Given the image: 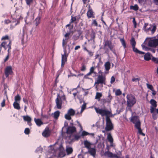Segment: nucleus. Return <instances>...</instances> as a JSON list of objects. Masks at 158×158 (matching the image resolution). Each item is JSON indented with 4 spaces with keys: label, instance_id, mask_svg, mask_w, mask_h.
<instances>
[{
    "label": "nucleus",
    "instance_id": "9",
    "mask_svg": "<svg viewBox=\"0 0 158 158\" xmlns=\"http://www.w3.org/2000/svg\"><path fill=\"white\" fill-rule=\"evenodd\" d=\"M64 55H62V60H61V66L62 67L63 66L65 62L67 61V55H66L67 51L66 49L64 48Z\"/></svg>",
    "mask_w": 158,
    "mask_h": 158
},
{
    "label": "nucleus",
    "instance_id": "44",
    "mask_svg": "<svg viewBox=\"0 0 158 158\" xmlns=\"http://www.w3.org/2000/svg\"><path fill=\"white\" fill-rule=\"evenodd\" d=\"M40 17H38L37 18H36L35 19V21L36 22V26H37L40 23Z\"/></svg>",
    "mask_w": 158,
    "mask_h": 158
},
{
    "label": "nucleus",
    "instance_id": "21",
    "mask_svg": "<svg viewBox=\"0 0 158 158\" xmlns=\"http://www.w3.org/2000/svg\"><path fill=\"white\" fill-rule=\"evenodd\" d=\"M66 151L68 155L71 154L73 151V148L69 147H67L66 149Z\"/></svg>",
    "mask_w": 158,
    "mask_h": 158
},
{
    "label": "nucleus",
    "instance_id": "15",
    "mask_svg": "<svg viewBox=\"0 0 158 158\" xmlns=\"http://www.w3.org/2000/svg\"><path fill=\"white\" fill-rule=\"evenodd\" d=\"M144 58L146 61H149L150 60L152 57H153L152 55L149 53L148 52L145 54L144 53Z\"/></svg>",
    "mask_w": 158,
    "mask_h": 158
},
{
    "label": "nucleus",
    "instance_id": "62",
    "mask_svg": "<svg viewBox=\"0 0 158 158\" xmlns=\"http://www.w3.org/2000/svg\"><path fill=\"white\" fill-rule=\"evenodd\" d=\"M88 52L90 56H92L93 55V53L92 52L89 51V52Z\"/></svg>",
    "mask_w": 158,
    "mask_h": 158
},
{
    "label": "nucleus",
    "instance_id": "32",
    "mask_svg": "<svg viewBox=\"0 0 158 158\" xmlns=\"http://www.w3.org/2000/svg\"><path fill=\"white\" fill-rule=\"evenodd\" d=\"M138 6L137 5H135L134 6H131L130 9L137 10L138 9Z\"/></svg>",
    "mask_w": 158,
    "mask_h": 158
},
{
    "label": "nucleus",
    "instance_id": "59",
    "mask_svg": "<svg viewBox=\"0 0 158 158\" xmlns=\"http://www.w3.org/2000/svg\"><path fill=\"white\" fill-rule=\"evenodd\" d=\"M9 55L8 54L7 56L6 57V58L4 59V62H6L9 59Z\"/></svg>",
    "mask_w": 158,
    "mask_h": 158
},
{
    "label": "nucleus",
    "instance_id": "55",
    "mask_svg": "<svg viewBox=\"0 0 158 158\" xmlns=\"http://www.w3.org/2000/svg\"><path fill=\"white\" fill-rule=\"evenodd\" d=\"M5 99H3L2 102L1 103V106L2 107H4L5 106Z\"/></svg>",
    "mask_w": 158,
    "mask_h": 158
},
{
    "label": "nucleus",
    "instance_id": "1",
    "mask_svg": "<svg viewBox=\"0 0 158 158\" xmlns=\"http://www.w3.org/2000/svg\"><path fill=\"white\" fill-rule=\"evenodd\" d=\"M95 110L96 112L102 116H106V127L105 129L106 131H108L112 130L113 129V126L110 117H112L113 115L111 111L106 109H101L99 108L95 107Z\"/></svg>",
    "mask_w": 158,
    "mask_h": 158
},
{
    "label": "nucleus",
    "instance_id": "2",
    "mask_svg": "<svg viewBox=\"0 0 158 158\" xmlns=\"http://www.w3.org/2000/svg\"><path fill=\"white\" fill-rule=\"evenodd\" d=\"M127 104L129 107H132L136 103V99L135 97L132 94H128L127 96Z\"/></svg>",
    "mask_w": 158,
    "mask_h": 158
},
{
    "label": "nucleus",
    "instance_id": "10",
    "mask_svg": "<svg viewBox=\"0 0 158 158\" xmlns=\"http://www.w3.org/2000/svg\"><path fill=\"white\" fill-rule=\"evenodd\" d=\"M13 73L12 67L8 66L6 68L5 70V75L6 77H8L9 75Z\"/></svg>",
    "mask_w": 158,
    "mask_h": 158
},
{
    "label": "nucleus",
    "instance_id": "24",
    "mask_svg": "<svg viewBox=\"0 0 158 158\" xmlns=\"http://www.w3.org/2000/svg\"><path fill=\"white\" fill-rule=\"evenodd\" d=\"M13 106L15 109L17 110H19L20 109L19 104L17 102H14L13 103Z\"/></svg>",
    "mask_w": 158,
    "mask_h": 158
},
{
    "label": "nucleus",
    "instance_id": "18",
    "mask_svg": "<svg viewBox=\"0 0 158 158\" xmlns=\"http://www.w3.org/2000/svg\"><path fill=\"white\" fill-rule=\"evenodd\" d=\"M132 48L133 51L135 53H138L141 55L144 54V52L139 51L135 47V46H134L133 47H132Z\"/></svg>",
    "mask_w": 158,
    "mask_h": 158
},
{
    "label": "nucleus",
    "instance_id": "6",
    "mask_svg": "<svg viewBox=\"0 0 158 158\" xmlns=\"http://www.w3.org/2000/svg\"><path fill=\"white\" fill-rule=\"evenodd\" d=\"M131 121L135 124V126L137 129L140 128V122L136 117H133Z\"/></svg>",
    "mask_w": 158,
    "mask_h": 158
},
{
    "label": "nucleus",
    "instance_id": "12",
    "mask_svg": "<svg viewBox=\"0 0 158 158\" xmlns=\"http://www.w3.org/2000/svg\"><path fill=\"white\" fill-rule=\"evenodd\" d=\"M50 132L48 128H46L42 133L43 136L45 137H48L50 136Z\"/></svg>",
    "mask_w": 158,
    "mask_h": 158
},
{
    "label": "nucleus",
    "instance_id": "53",
    "mask_svg": "<svg viewBox=\"0 0 158 158\" xmlns=\"http://www.w3.org/2000/svg\"><path fill=\"white\" fill-rule=\"evenodd\" d=\"M133 24H134V27L135 28L136 27V21H135V18H134L133 19Z\"/></svg>",
    "mask_w": 158,
    "mask_h": 158
},
{
    "label": "nucleus",
    "instance_id": "48",
    "mask_svg": "<svg viewBox=\"0 0 158 158\" xmlns=\"http://www.w3.org/2000/svg\"><path fill=\"white\" fill-rule=\"evenodd\" d=\"M30 132V130L29 128H26L25 129L24 131V133L26 134H29Z\"/></svg>",
    "mask_w": 158,
    "mask_h": 158
},
{
    "label": "nucleus",
    "instance_id": "37",
    "mask_svg": "<svg viewBox=\"0 0 158 158\" xmlns=\"http://www.w3.org/2000/svg\"><path fill=\"white\" fill-rule=\"evenodd\" d=\"M122 94L121 91L119 89H117L115 92V95L117 96L120 95Z\"/></svg>",
    "mask_w": 158,
    "mask_h": 158
},
{
    "label": "nucleus",
    "instance_id": "56",
    "mask_svg": "<svg viewBox=\"0 0 158 158\" xmlns=\"http://www.w3.org/2000/svg\"><path fill=\"white\" fill-rule=\"evenodd\" d=\"M76 19L75 17H72L71 18V23H73L74 21H76Z\"/></svg>",
    "mask_w": 158,
    "mask_h": 158
},
{
    "label": "nucleus",
    "instance_id": "57",
    "mask_svg": "<svg viewBox=\"0 0 158 158\" xmlns=\"http://www.w3.org/2000/svg\"><path fill=\"white\" fill-rule=\"evenodd\" d=\"M4 22L6 24H7L10 23L11 21L9 19H6L5 20Z\"/></svg>",
    "mask_w": 158,
    "mask_h": 158
},
{
    "label": "nucleus",
    "instance_id": "49",
    "mask_svg": "<svg viewBox=\"0 0 158 158\" xmlns=\"http://www.w3.org/2000/svg\"><path fill=\"white\" fill-rule=\"evenodd\" d=\"M156 107L151 106L150 108V112L151 113H153Z\"/></svg>",
    "mask_w": 158,
    "mask_h": 158
},
{
    "label": "nucleus",
    "instance_id": "16",
    "mask_svg": "<svg viewBox=\"0 0 158 158\" xmlns=\"http://www.w3.org/2000/svg\"><path fill=\"white\" fill-rule=\"evenodd\" d=\"M84 144L85 147L88 149L91 148L92 146L93 145V143H90L87 140H85L84 141Z\"/></svg>",
    "mask_w": 158,
    "mask_h": 158
},
{
    "label": "nucleus",
    "instance_id": "19",
    "mask_svg": "<svg viewBox=\"0 0 158 158\" xmlns=\"http://www.w3.org/2000/svg\"><path fill=\"white\" fill-rule=\"evenodd\" d=\"M34 120L37 125L38 126H40L43 124V123L41 120L39 119H36V118H35Z\"/></svg>",
    "mask_w": 158,
    "mask_h": 158
},
{
    "label": "nucleus",
    "instance_id": "29",
    "mask_svg": "<svg viewBox=\"0 0 158 158\" xmlns=\"http://www.w3.org/2000/svg\"><path fill=\"white\" fill-rule=\"evenodd\" d=\"M131 44L132 47L135 46L136 45V42L133 37H132L131 40Z\"/></svg>",
    "mask_w": 158,
    "mask_h": 158
},
{
    "label": "nucleus",
    "instance_id": "45",
    "mask_svg": "<svg viewBox=\"0 0 158 158\" xmlns=\"http://www.w3.org/2000/svg\"><path fill=\"white\" fill-rule=\"evenodd\" d=\"M70 35V33H67L64 35V36L66 38L65 39H67V40H68L69 38V35Z\"/></svg>",
    "mask_w": 158,
    "mask_h": 158
},
{
    "label": "nucleus",
    "instance_id": "35",
    "mask_svg": "<svg viewBox=\"0 0 158 158\" xmlns=\"http://www.w3.org/2000/svg\"><path fill=\"white\" fill-rule=\"evenodd\" d=\"M120 41L124 48L126 47V44L125 41L123 39H120Z\"/></svg>",
    "mask_w": 158,
    "mask_h": 158
},
{
    "label": "nucleus",
    "instance_id": "27",
    "mask_svg": "<svg viewBox=\"0 0 158 158\" xmlns=\"http://www.w3.org/2000/svg\"><path fill=\"white\" fill-rule=\"evenodd\" d=\"M95 68L93 66L91 67L90 69L89 72L87 73V75H91L92 73H95L94 72Z\"/></svg>",
    "mask_w": 158,
    "mask_h": 158
},
{
    "label": "nucleus",
    "instance_id": "52",
    "mask_svg": "<svg viewBox=\"0 0 158 158\" xmlns=\"http://www.w3.org/2000/svg\"><path fill=\"white\" fill-rule=\"evenodd\" d=\"M115 78L114 76H112L111 78L110 83L111 84H112L115 81Z\"/></svg>",
    "mask_w": 158,
    "mask_h": 158
},
{
    "label": "nucleus",
    "instance_id": "5",
    "mask_svg": "<svg viewBox=\"0 0 158 158\" xmlns=\"http://www.w3.org/2000/svg\"><path fill=\"white\" fill-rule=\"evenodd\" d=\"M75 114V110L72 108L69 109L67 112V113L65 114V118L68 120H70L71 119V116H73Z\"/></svg>",
    "mask_w": 158,
    "mask_h": 158
},
{
    "label": "nucleus",
    "instance_id": "22",
    "mask_svg": "<svg viewBox=\"0 0 158 158\" xmlns=\"http://www.w3.org/2000/svg\"><path fill=\"white\" fill-rule=\"evenodd\" d=\"M102 96V93L97 92L96 93L95 98L98 99V101H99L100 99V98Z\"/></svg>",
    "mask_w": 158,
    "mask_h": 158
},
{
    "label": "nucleus",
    "instance_id": "17",
    "mask_svg": "<svg viewBox=\"0 0 158 158\" xmlns=\"http://www.w3.org/2000/svg\"><path fill=\"white\" fill-rule=\"evenodd\" d=\"M87 153L94 156L96 154V150L94 148H91L90 149H88V151Z\"/></svg>",
    "mask_w": 158,
    "mask_h": 158
},
{
    "label": "nucleus",
    "instance_id": "47",
    "mask_svg": "<svg viewBox=\"0 0 158 158\" xmlns=\"http://www.w3.org/2000/svg\"><path fill=\"white\" fill-rule=\"evenodd\" d=\"M91 37L92 38V39L93 40H94V39L95 37V33L94 32H92L91 35Z\"/></svg>",
    "mask_w": 158,
    "mask_h": 158
},
{
    "label": "nucleus",
    "instance_id": "51",
    "mask_svg": "<svg viewBox=\"0 0 158 158\" xmlns=\"http://www.w3.org/2000/svg\"><path fill=\"white\" fill-rule=\"evenodd\" d=\"M139 80H140V79L139 78H135L134 77L132 79V81L134 82V81L136 82L137 81H139Z\"/></svg>",
    "mask_w": 158,
    "mask_h": 158
},
{
    "label": "nucleus",
    "instance_id": "60",
    "mask_svg": "<svg viewBox=\"0 0 158 158\" xmlns=\"http://www.w3.org/2000/svg\"><path fill=\"white\" fill-rule=\"evenodd\" d=\"M93 24H94L95 26H97L98 25V24L97 23L96 20H94L93 21Z\"/></svg>",
    "mask_w": 158,
    "mask_h": 158
},
{
    "label": "nucleus",
    "instance_id": "34",
    "mask_svg": "<svg viewBox=\"0 0 158 158\" xmlns=\"http://www.w3.org/2000/svg\"><path fill=\"white\" fill-rule=\"evenodd\" d=\"M86 104L85 103H84L83 105L81 107V114L84 110L86 108Z\"/></svg>",
    "mask_w": 158,
    "mask_h": 158
},
{
    "label": "nucleus",
    "instance_id": "14",
    "mask_svg": "<svg viewBox=\"0 0 158 158\" xmlns=\"http://www.w3.org/2000/svg\"><path fill=\"white\" fill-rule=\"evenodd\" d=\"M76 131V128L74 127H69L66 133L68 134H72Z\"/></svg>",
    "mask_w": 158,
    "mask_h": 158
},
{
    "label": "nucleus",
    "instance_id": "63",
    "mask_svg": "<svg viewBox=\"0 0 158 158\" xmlns=\"http://www.w3.org/2000/svg\"><path fill=\"white\" fill-rule=\"evenodd\" d=\"M152 116L154 118L156 119V114H152Z\"/></svg>",
    "mask_w": 158,
    "mask_h": 158
},
{
    "label": "nucleus",
    "instance_id": "33",
    "mask_svg": "<svg viewBox=\"0 0 158 158\" xmlns=\"http://www.w3.org/2000/svg\"><path fill=\"white\" fill-rule=\"evenodd\" d=\"M152 26V28L151 30V31L152 32V34H153L154 33V32H155V31H156V26L155 24H153Z\"/></svg>",
    "mask_w": 158,
    "mask_h": 158
},
{
    "label": "nucleus",
    "instance_id": "25",
    "mask_svg": "<svg viewBox=\"0 0 158 158\" xmlns=\"http://www.w3.org/2000/svg\"><path fill=\"white\" fill-rule=\"evenodd\" d=\"M23 118L24 120L30 122L31 120V118L28 116H23Z\"/></svg>",
    "mask_w": 158,
    "mask_h": 158
},
{
    "label": "nucleus",
    "instance_id": "23",
    "mask_svg": "<svg viewBox=\"0 0 158 158\" xmlns=\"http://www.w3.org/2000/svg\"><path fill=\"white\" fill-rule=\"evenodd\" d=\"M107 139L110 142H112L113 141V139L110 133H109L107 134Z\"/></svg>",
    "mask_w": 158,
    "mask_h": 158
},
{
    "label": "nucleus",
    "instance_id": "31",
    "mask_svg": "<svg viewBox=\"0 0 158 158\" xmlns=\"http://www.w3.org/2000/svg\"><path fill=\"white\" fill-rule=\"evenodd\" d=\"M15 102H17L18 101H19L21 100V97L20 96L19 94L17 95L15 97Z\"/></svg>",
    "mask_w": 158,
    "mask_h": 158
},
{
    "label": "nucleus",
    "instance_id": "8",
    "mask_svg": "<svg viewBox=\"0 0 158 158\" xmlns=\"http://www.w3.org/2000/svg\"><path fill=\"white\" fill-rule=\"evenodd\" d=\"M148 44L150 47H155L158 45V39H151L149 41Z\"/></svg>",
    "mask_w": 158,
    "mask_h": 158
},
{
    "label": "nucleus",
    "instance_id": "39",
    "mask_svg": "<svg viewBox=\"0 0 158 158\" xmlns=\"http://www.w3.org/2000/svg\"><path fill=\"white\" fill-rule=\"evenodd\" d=\"M148 25V23H145L144 24V27H143V29L144 30V31H146V32L148 31L150 29V28H149L148 29H146V27Z\"/></svg>",
    "mask_w": 158,
    "mask_h": 158
},
{
    "label": "nucleus",
    "instance_id": "30",
    "mask_svg": "<svg viewBox=\"0 0 158 158\" xmlns=\"http://www.w3.org/2000/svg\"><path fill=\"white\" fill-rule=\"evenodd\" d=\"M68 42V40L67 39H63V40L62 42V46L64 48H64L66 49V47L65 46V45L67 44Z\"/></svg>",
    "mask_w": 158,
    "mask_h": 158
},
{
    "label": "nucleus",
    "instance_id": "3",
    "mask_svg": "<svg viewBox=\"0 0 158 158\" xmlns=\"http://www.w3.org/2000/svg\"><path fill=\"white\" fill-rule=\"evenodd\" d=\"M66 98L65 95L60 96L59 94H57V98L56 100V102L57 107L58 109H60L62 108V101H65Z\"/></svg>",
    "mask_w": 158,
    "mask_h": 158
},
{
    "label": "nucleus",
    "instance_id": "40",
    "mask_svg": "<svg viewBox=\"0 0 158 158\" xmlns=\"http://www.w3.org/2000/svg\"><path fill=\"white\" fill-rule=\"evenodd\" d=\"M138 133L143 136L145 135V134L142 132V130L140 128L137 129Z\"/></svg>",
    "mask_w": 158,
    "mask_h": 158
},
{
    "label": "nucleus",
    "instance_id": "20",
    "mask_svg": "<svg viewBox=\"0 0 158 158\" xmlns=\"http://www.w3.org/2000/svg\"><path fill=\"white\" fill-rule=\"evenodd\" d=\"M104 66L106 70L108 71L110 69V62L109 61L106 62L104 64Z\"/></svg>",
    "mask_w": 158,
    "mask_h": 158
},
{
    "label": "nucleus",
    "instance_id": "58",
    "mask_svg": "<svg viewBox=\"0 0 158 158\" xmlns=\"http://www.w3.org/2000/svg\"><path fill=\"white\" fill-rule=\"evenodd\" d=\"M8 39V35H6L5 36L3 37L2 38V40H4Z\"/></svg>",
    "mask_w": 158,
    "mask_h": 158
},
{
    "label": "nucleus",
    "instance_id": "7",
    "mask_svg": "<svg viewBox=\"0 0 158 158\" xmlns=\"http://www.w3.org/2000/svg\"><path fill=\"white\" fill-rule=\"evenodd\" d=\"M105 156L110 157V158H120V156L117 155L116 154H113L109 151L105 152L104 153Z\"/></svg>",
    "mask_w": 158,
    "mask_h": 158
},
{
    "label": "nucleus",
    "instance_id": "41",
    "mask_svg": "<svg viewBox=\"0 0 158 158\" xmlns=\"http://www.w3.org/2000/svg\"><path fill=\"white\" fill-rule=\"evenodd\" d=\"M80 137L81 135L78 134L75 135L74 136V138L76 140H78L80 138Z\"/></svg>",
    "mask_w": 158,
    "mask_h": 158
},
{
    "label": "nucleus",
    "instance_id": "26",
    "mask_svg": "<svg viewBox=\"0 0 158 158\" xmlns=\"http://www.w3.org/2000/svg\"><path fill=\"white\" fill-rule=\"evenodd\" d=\"M150 103L152 105V106L156 107L157 106L156 102L154 99H151L150 100Z\"/></svg>",
    "mask_w": 158,
    "mask_h": 158
},
{
    "label": "nucleus",
    "instance_id": "54",
    "mask_svg": "<svg viewBox=\"0 0 158 158\" xmlns=\"http://www.w3.org/2000/svg\"><path fill=\"white\" fill-rule=\"evenodd\" d=\"M86 69V67L85 65L83 64L82 66V68L81 69V70L82 71H84Z\"/></svg>",
    "mask_w": 158,
    "mask_h": 158
},
{
    "label": "nucleus",
    "instance_id": "4",
    "mask_svg": "<svg viewBox=\"0 0 158 158\" xmlns=\"http://www.w3.org/2000/svg\"><path fill=\"white\" fill-rule=\"evenodd\" d=\"M106 78L105 75H98L97 80L95 82V84H106Z\"/></svg>",
    "mask_w": 158,
    "mask_h": 158
},
{
    "label": "nucleus",
    "instance_id": "64",
    "mask_svg": "<svg viewBox=\"0 0 158 158\" xmlns=\"http://www.w3.org/2000/svg\"><path fill=\"white\" fill-rule=\"evenodd\" d=\"M152 94L153 95H155L156 94V92L153 89V90H152Z\"/></svg>",
    "mask_w": 158,
    "mask_h": 158
},
{
    "label": "nucleus",
    "instance_id": "28",
    "mask_svg": "<svg viewBox=\"0 0 158 158\" xmlns=\"http://www.w3.org/2000/svg\"><path fill=\"white\" fill-rule=\"evenodd\" d=\"M60 115V112L59 111H57L55 112L53 114V117L56 119H57Z\"/></svg>",
    "mask_w": 158,
    "mask_h": 158
},
{
    "label": "nucleus",
    "instance_id": "13",
    "mask_svg": "<svg viewBox=\"0 0 158 158\" xmlns=\"http://www.w3.org/2000/svg\"><path fill=\"white\" fill-rule=\"evenodd\" d=\"M93 11L90 8V6H89V10L88 11L87 13V15L89 18H94V16L93 14Z\"/></svg>",
    "mask_w": 158,
    "mask_h": 158
},
{
    "label": "nucleus",
    "instance_id": "61",
    "mask_svg": "<svg viewBox=\"0 0 158 158\" xmlns=\"http://www.w3.org/2000/svg\"><path fill=\"white\" fill-rule=\"evenodd\" d=\"M80 48V46L79 45L76 46L75 48V50H77V49Z\"/></svg>",
    "mask_w": 158,
    "mask_h": 158
},
{
    "label": "nucleus",
    "instance_id": "46",
    "mask_svg": "<svg viewBox=\"0 0 158 158\" xmlns=\"http://www.w3.org/2000/svg\"><path fill=\"white\" fill-rule=\"evenodd\" d=\"M108 101L107 102H110V101L111 100L112 98V97L111 95L110 94H109L108 96Z\"/></svg>",
    "mask_w": 158,
    "mask_h": 158
},
{
    "label": "nucleus",
    "instance_id": "11",
    "mask_svg": "<svg viewBox=\"0 0 158 158\" xmlns=\"http://www.w3.org/2000/svg\"><path fill=\"white\" fill-rule=\"evenodd\" d=\"M106 46H108L110 50H112L113 46L112 45V43L109 40H107L105 41L104 44V49H106Z\"/></svg>",
    "mask_w": 158,
    "mask_h": 158
},
{
    "label": "nucleus",
    "instance_id": "38",
    "mask_svg": "<svg viewBox=\"0 0 158 158\" xmlns=\"http://www.w3.org/2000/svg\"><path fill=\"white\" fill-rule=\"evenodd\" d=\"M43 148L41 147H38L36 149L35 151L36 152H40L41 153L42 152Z\"/></svg>",
    "mask_w": 158,
    "mask_h": 158
},
{
    "label": "nucleus",
    "instance_id": "43",
    "mask_svg": "<svg viewBox=\"0 0 158 158\" xmlns=\"http://www.w3.org/2000/svg\"><path fill=\"white\" fill-rule=\"evenodd\" d=\"M147 85L148 88L151 90H153L154 89L152 85H149L148 84H147Z\"/></svg>",
    "mask_w": 158,
    "mask_h": 158
},
{
    "label": "nucleus",
    "instance_id": "42",
    "mask_svg": "<svg viewBox=\"0 0 158 158\" xmlns=\"http://www.w3.org/2000/svg\"><path fill=\"white\" fill-rule=\"evenodd\" d=\"M152 60L156 63L158 64V58L152 57Z\"/></svg>",
    "mask_w": 158,
    "mask_h": 158
},
{
    "label": "nucleus",
    "instance_id": "36",
    "mask_svg": "<svg viewBox=\"0 0 158 158\" xmlns=\"http://www.w3.org/2000/svg\"><path fill=\"white\" fill-rule=\"evenodd\" d=\"M92 135L93 136L94 135V133H91L89 134V133L85 131H83L82 132V135L83 136L88 135Z\"/></svg>",
    "mask_w": 158,
    "mask_h": 158
},
{
    "label": "nucleus",
    "instance_id": "50",
    "mask_svg": "<svg viewBox=\"0 0 158 158\" xmlns=\"http://www.w3.org/2000/svg\"><path fill=\"white\" fill-rule=\"evenodd\" d=\"M27 4L28 5H29L33 1V0H25Z\"/></svg>",
    "mask_w": 158,
    "mask_h": 158
}]
</instances>
